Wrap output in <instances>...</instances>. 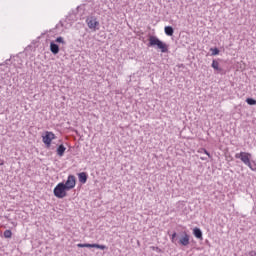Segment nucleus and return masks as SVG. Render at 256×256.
<instances>
[{"instance_id": "obj_11", "label": "nucleus", "mask_w": 256, "mask_h": 256, "mask_svg": "<svg viewBox=\"0 0 256 256\" xmlns=\"http://www.w3.org/2000/svg\"><path fill=\"white\" fill-rule=\"evenodd\" d=\"M164 33L168 36V37H173V34L175 33V30L171 27V26H166L164 28Z\"/></svg>"}, {"instance_id": "obj_21", "label": "nucleus", "mask_w": 256, "mask_h": 256, "mask_svg": "<svg viewBox=\"0 0 256 256\" xmlns=\"http://www.w3.org/2000/svg\"><path fill=\"white\" fill-rule=\"evenodd\" d=\"M201 151H204V154L211 158V154L205 148H201Z\"/></svg>"}, {"instance_id": "obj_12", "label": "nucleus", "mask_w": 256, "mask_h": 256, "mask_svg": "<svg viewBox=\"0 0 256 256\" xmlns=\"http://www.w3.org/2000/svg\"><path fill=\"white\" fill-rule=\"evenodd\" d=\"M211 67L213 68L214 71H218V73H221L223 71V69L219 67V62L217 60L212 61Z\"/></svg>"}, {"instance_id": "obj_17", "label": "nucleus", "mask_w": 256, "mask_h": 256, "mask_svg": "<svg viewBox=\"0 0 256 256\" xmlns=\"http://www.w3.org/2000/svg\"><path fill=\"white\" fill-rule=\"evenodd\" d=\"M55 43H61L62 45H66L65 39L61 36L55 39Z\"/></svg>"}, {"instance_id": "obj_25", "label": "nucleus", "mask_w": 256, "mask_h": 256, "mask_svg": "<svg viewBox=\"0 0 256 256\" xmlns=\"http://www.w3.org/2000/svg\"><path fill=\"white\" fill-rule=\"evenodd\" d=\"M202 159V161H205V158H201Z\"/></svg>"}, {"instance_id": "obj_22", "label": "nucleus", "mask_w": 256, "mask_h": 256, "mask_svg": "<svg viewBox=\"0 0 256 256\" xmlns=\"http://www.w3.org/2000/svg\"><path fill=\"white\" fill-rule=\"evenodd\" d=\"M177 237V232H174L171 236V241L175 243V238Z\"/></svg>"}, {"instance_id": "obj_23", "label": "nucleus", "mask_w": 256, "mask_h": 256, "mask_svg": "<svg viewBox=\"0 0 256 256\" xmlns=\"http://www.w3.org/2000/svg\"><path fill=\"white\" fill-rule=\"evenodd\" d=\"M151 250L152 251H158V253H161V249L159 247L152 246Z\"/></svg>"}, {"instance_id": "obj_5", "label": "nucleus", "mask_w": 256, "mask_h": 256, "mask_svg": "<svg viewBox=\"0 0 256 256\" xmlns=\"http://www.w3.org/2000/svg\"><path fill=\"white\" fill-rule=\"evenodd\" d=\"M53 139H55V134L49 131H47L45 135L42 137V141L48 149L49 147H51V141H53Z\"/></svg>"}, {"instance_id": "obj_13", "label": "nucleus", "mask_w": 256, "mask_h": 256, "mask_svg": "<svg viewBox=\"0 0 256 256\" xmlns=\"http://www.w3.org/2000/svg\"><path fill=\"white\" fill-rule=\"evenodd\" d=\"M87 173H85V172H81V173H79L78 174V179H79V181L82 183V184H85V183H87Z\"/></svg>"}, {"instance_id": "obj_6", "label": "nucleus", "mask_w": 256, "mask_h": 256, "mask_svg": "<svg viewBox=\"0 0 256 256\" xmlns=\"http://www.w3.org/2000/svg\"><path fill=\"white\" fill-rule=\"evenodd\" d=\"M76 184H77V179L75 178V176L69 175L64 186L68 191H71V189H75Z\"/></svg>"}, {"instance_id": "obj_1", "label": "nucleus", "mask_w": 256, "mask_h": 256, "mask_svg": "<svg viewBox=\"0 0 256 256\" xmlns=\"http://www.w3.org/2000/svg\"><path fill=\"white\" fill-rule=\"evenodd\" d=\"M148 41L149 47L160 49L161 53H169V46L165 42L161 41L157 36H149Z\"/></svg>"}, {"instance_id": "obj_16", "label": "nucleus", "mask_w": 256, "mask_h": 256, "mask_svg": "<svg viewBox=\"0 0 256 256\" xmlns=\"http://www.w3.org/2000/svg\"><path fill=\"white\" fill-rule=\"evenodd\" d=\"M4 237L5 239H11V237H13V232H11V230H5Z\"/></svg>"}, {"instance_id": "obj_3", "label": "nucleus", "mask_w": 256, "mask_h": 256, "mask_svg": "<svg viewBox=\"0 0 256 256\" xmlns=\"http://www.w3.org/2000/svg\"><path fill=\"white\" fill-rule=\"evenodd\" d=\"M251 153L249 152H240L235 154V159H240L244 165H250L251 163Z\"/></svg>"}, {"instance_id": "obj_24", "label": "nucleus", "mask_w": 256, "mask_h": 256, "mask_svg": "<svg viewBox=\"0 0 256 256\" xmlns=\"http://www.w3.org/2000/svg\"><path fill=\"white\" fill-rule=\"evenodd\" d=\"M198 153H204V151H201V148L198 150Z\"/></svg>"}, {"instance_id": "obj_20", "label": "nucleus", "mask_w": 256, "mask_h": 256, "mask_svg": "<svg viewBox=\"0 0 256 256\" xmlns=\"http://www.w3.org/2000/svg\"><path fill=\"white\" fill-rule=\"evenodd\" d=\"M247 167H249V169H251V171H255L256 172V163L255 162H250V164L247 165Z\"/></svg>"}, {"instance_id": "obj_19", "label": "nucleus", "mask_w": 256, "mask_h": 256, "mask_svg": "<svg viewBox=\"0 0 256 256\" xmlns=\"http://www.w3.org/2000/svg\"><path fill=\"white\" fill-rule=\"evenodd\" d=\"M246 103H247L248 105H256V100L253 99V98H247V99H246Z\"/></svg>"}, {"instance_id": "obj_15", "label": "nucleus", "mask_w": 256, "mask_h": 256, "mask_svg": "<svg viewBox=\"0 0 256 256\" xmlns=\"http://www.w3.org/2000/svg\"><path fill=\"white\" fill-rule=\"evenodd\" d=\"M77 247H79L81 249H83L85 247H87L88 249H93V244H87V243L81 244V243H79V244H77Z\"/></svg>"}, {"instance_id": "obj_2", "label": "nucleus", "mask_w": 256, "mask_h": 256, "mask_svg": "<svg viewBox=\"0 0 256 256\" xmlns=\"http://www.w3.org/2000/svg\"><path fill=\"white\" fill-rule=\"evenodd\" d=\"M67 191L69 190L65 187V183L60 182L54 188L53 193L57 197V199H63L67 197Z\"/></svg>"}, {"instance_id": "obj_18", "label": "nucleus", "mask_w": 256, "mask_h": 256, "mask_svg": "<svg viewBox=\"0 0 256 256\" xmlns=\"http://www.w3.org/2000/svg\"><path fill=\"white\" fill-rule=\"evenodd\" d=\"M211 51V55L215 56V55H219V48L215 47V48H210Z\"/></svg>"}, {"instance_id": "obj_14", "label": "nucleus", "mask_w": 256, "mask_h": 256, "mask_svg": "<svg viewBox=\"0 0 256 256\" xmlns=\"http://www.w3.org/2000/svg\"><path fill=\"white\" fill-rule=\"evenodd\" d=\"M92 249H101V251H105V249H107V246L101 244H92Z\"/></svg>"}, {"instance_id": "obj_9", "label": "nucleus", "mask_w": 256, "mask_h": 256, "mask_svg": "<svg viewBox=\"0 0 256 256\" xmlns=\"http://www.w3.org/2000/svg\"><path fill=\"white\" fill-rule=\"evenodd\" d=\"M65 151H67V148L63 144H60L56 149V153L59 157H63L65 155Z\"/></svg>"}, {"instance_id": "obj_8", "label": "nucleus", "mask_w": 256, "mask_h": 256, "mask_svg": "<svg viewBox=\"0 0 256 256\" xmlns=\"http://www.w3.org/2000/svg\"><path fill=\"white\" fill-rule=\"evenodd\" d=\"M193 235L196 237V239H200V241H203V231H201V228L195 227L193 229Z\"/></svg>"}, {"instance_id": "obj_10", "label": "nucleus", "mask_w": 256, "mask_h": 256, "mask_svg": "<svg viewBox=\"0 0 256 256\" xmlns=\"http://www.w3.org/2000/svg\"><path fill=\"white\" fill-rule=\"evenodd\" d=\"M50 51L53 55H57L59 53V45L55 42H50Z\"/></svg>"}, {"instance_id": "obj_7", "label": "nucleus", "mask_w": 256, "mask_h": 256, "mask_svg": "<svg viewBox=\"0 0 256 256\" xmlns=\"http://www.w3.org/2000/svg\"><path fill=\"white\" fill-rule=\"evenodd\" d=\"M191 236L187 234V232H183V235L179 238L178 244H180L182 247H187L191 243Z\"/></svg>"}, {"instance_id": "obj_4", "label": "nucleus", "mask_w": 256, "mask_h": 256, "mask_svg": "<svg viewBox=\"0 0 256 256\" xmlns=\"http://www.w3.org/2000/svg\"><path fill=\"white\" fill-rule=\"evenodd\" d=\"M86 23L89 29H91V31H99V21H97V18L92 16L86 19Z\"/></svg>"}]
</instances>
